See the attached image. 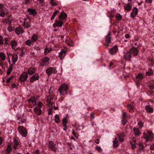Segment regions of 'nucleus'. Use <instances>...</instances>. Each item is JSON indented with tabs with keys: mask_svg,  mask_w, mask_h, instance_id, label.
<instances>
[{
	"mask_svg": "<svg viewBox=\"0 0 154 154\" xmlns=\"http://www.w3.org/2000/svg\"><path fill=\"white\" fill-rule=\"evenodd\" d=\"M68 87L66 85L63 84L61 85L58 89L60 94L63 96L66 94Z\"/></svg>",
	"mask_w": 154,
	"mask_h": 154,
	"instance_id": "nucleus-1",
	"label": "nucleus"
},
{
	"mask_svg": "<svg viewBox=\"0 0 154 154\" xmlns=\"http://www.w3.org/2000/svg\"><path fill=\"white\" fill-rule=\"evenodd\" d=\"M144 137L143 138L145 139L146 140L152 141V140L153 134L149 131H147L144 132L143 134Z\"/></svg>",
	"mask_w": 154,
	"mask_h": 154,
	"instance_id": "nucleus-2",
	"label": "nucleus"
},
{
	"mask_svg": "<svg viewBox=\"0 0 154 154\" xmlns=\"http://www.w3.org/2000/svg\"><path fill=\"white\" fill-rule=\"evenodd\" d=\"M46 72L48 76H49L52 74H54L57 73V71L55 68L53 67H49L46 69Z\"/></svg>",
	"mask_w": 154,
	"mask_h": 154,
	"instance_id": "nucleus-3",
	"label": "nucleus"
},
{
	"mask_svg": "<svg viewBox=\"0 0 154 154\" xmlns=\"http://www.w3.org/2000/svg\"><path fill=\"white\" fill-rule=\"evenodd\" d=\"M17 130L22 136L26 137L27 136V130L23 127H18Z\"/></svg>",
	"mask_w": 154,
	"mask_h": 154,
	"instance_id": "nucleus-4",
	"label": "nucleus"
},
{
	"mask_svg": "<svg viewBox=\"0 0 154 154\" xmlns=\"http://www.w3.org/2000/svg\"><path fill=\"white\" fill-rule=\"evenodd\" d=\"M111 33L110 32H109L107 35L106 36V43L104 44V45L106 46L107 47H108V45H109V44L111 43V37L110 36Z\"/></svg>",
	"mask_w": 154,
	"mask_h": 154,
	"instance_id": "nucleus-5",
	"label": "nucleus"
},
{
	"mask_svg": "<svg viewBox=\"0 0 154 154\" xmlns=\"http://www.w3.org/2000/svg\"><path fill=\"white\" fill-rule=\"evenodd\" d=\"M131 54H132L134 56H137L138 54L139 51L137 48L133 46L129 51Z\"/></svg>",
	"mask_w": 154,
	"mask_h": 154,
	"instance_id": "nucleus-6",
	"label": "nucleus"
},
{
	"mask_svg": "<svg viewBox=\"0 0 154 154\" xmlns=\"http://www.w3.org/2000/svg\"><path fill=\"white\" fill-rule=\"evenodd\" d=\"M49 60V58L48 57H45L43 58L41 60V62L40 65L41 66H44L46 65L48 63Z\"/></svg>",
	"mask_w": 154,
	"mask_h": 154,
	"instance_id": "nucleus-7",
	"label": "nucleus"
},
{
	"mask_svg": "<svg viewBox=\"0 0 154 154\" xmlns=\"http://www.w3.org/2000/svg\"><path fill=\"white\" fill-rule=\"evenodd\" d=\"M28 77V75L26 72H23L21 74L20 77V80L21 82H24L27 79Z\"/></svg>",
	"mask_w": 154,
	"mask_h": 154,
	"instance_id": "nucleus-8",
	"label": "nucleus"
},
{
	"mask_svg": "<svg viewBox=\"0 0 154 154\" xmlns=\"http://www.w3.org/2000/svg\"><path fill=\"white\" fill-rule=\"evenodd\" d=\"M39 78V75L38 73H35L30 78V82L31 83H33L35 81L38 80Z\"/></svg>",
	"mask_w": 154,
	"mask_h": 154,
	"instance_id": "nucleus-9",
	"label": "nucleus"
},
{
	"mask_svg": "<svg viewBox=\"0 0 154 154\" xmlns=\"http://www.w3.org/2000/svg\"><path fill=\"white\" fill-rule=\"evenodd\" d=\"M118 50L117 46L116 45H115L112 48L109 49V53L112 55L115 54Z\"/></svg>",
	"mask_w": 154,
	"mask_h": 154,
	"instance_id": "nucleus-10",
	"label": "nucleus"
},
{
	"mask_svg": "<svg viewBox=\"0 0 154 154\" xmlns=\"http://www.w3.org/2000/svg\"><path fill=\"white\" fill-rule=\"evenodd\" d=\"M48 147L51 149L54 152L56 151V148L55 147V145L54 144V142L52 141H50L49 142Z\"/></svg>",
	"mask_w": 154,
	"mask_h": 154,
	"instance_id": "nucleus-11",
	"label": "nucleus"
},
{
	"mask_svg": "<svg viewBox=\"0 0 154 154\" xmlns=\"http://www.w3.org/2000/svg\"><path fill=\"white\" fill-rule=\"evenodd\" d=\"M63 23L62 20H57L53 24V26L54 28H55L56 26L61 27L63 25Z\"/></svg>",
	"mask_w": 154,
	"mask_h": 154,
	"instance_id": "nucleus-12",
	"label": "nucleus"
},
{
	"mask_svg": "<svg viewBox=\"0 0 154 154\" xmlns=\"http://www.w3.org/2000/svg\"><path fill=\"white\" fill-rule=\"evenodd\" d=\"M0 16L3 17L7 16L8 13V11L6 8L0 11Z\"/></svg>",
	"mask_w": 154,
	"mask_h": 154,
	"instance_id": "nucleus-13",
	"label": "nucleus"
},
{
	"mask_svg": "<svg viewBox=\"0 0 154 154\" xmlns=\"http://www.w3.org/2000/svg\"><path fill=\"white\" fill-rule=\"evenodd\" d=\"M138 10L136 7H134L132 10V11L130 14L131 17L132 18H134L138 14Z\"/></svg>",
	"mask_w": 154,
	"mask_h": 154,
	"instance_id": "nucleus-14",
	"label": "nucleus"
},
{
	"mask_svg": "<svg viewBox=\"0 0 154 154\" xmlns=\"http://www.w3.org/2000/svg\"><path fill=\"white\" fill-rule=\"evenodd\" d=\"M55 98V96L53 94H50L48 97L47 99V101L48 103H51L54 99Z\"/></svg>",
	"mask_w": 154,
	"mask_h": 154,
	"instance_id": "nucleus-15",
	"label": "nucleus"
},
{
	"mask_svg": "<svg viewBox=\"0 0 154 154\" xmlns=\"http://www.w3.org/2000/svg\"><path fill=\"white\" fill-rule=\"evenodd\" d=\"M15 33L18 35L23 32L22 27L21 26H19L17 27L15 30Z\"/></svg>",
	"mask_w": 154,
	"mask_h": 154,
	"instance_id": "nucleus-16",
	"label": "nucleus"
},
{
	"mask_svg": "<svg viewBox=\"0 0 154 154\" xmlns=\"http://www.w3.org/2000/svg\"><path fill=\"white\" fill-rule=\"evenodd\" d=\"M12 61L13 63L12 64L13 65L15 64V63L18 60V56L16 54H14L12 55Z\"/></svg>",
	"mask_w": 154,
	"mask_h": 154,
	"instance_id": "nucleus-17",
	"label": "nucleus"
},
{
	"mask_svg": "<svg viewBox=\"0 0 154 154\" xmlns=\"http://www.w3.org/2000/svg\"><path fill=\"white\" fill-rule=\"evenodd\" d=\"M145 109L146 111L148 113H152L153 112V108L149 105H147L145 106Z\"/></svg>",
	"mask_w": 154,
	"mask_h": 154,
	"instance_id": "nucleus-18",
	"label": "nucleus"
},
{
	"mask_svg": "<svg viewBox=\"0 0 154 154\" xmlns=\"http://www.w3.org/2000/svg\"><path fill=\"white\" fill-rule=\"evenodd\" d=\"M122 123L123 125H125L126 122V112H123L122 113Z\"/></svg>",
	"mask_w": 154,
	"mask_h": 154,
	"instance_id": "nucleus-19",
	"label": "nucleus"
},
{
	"mask_svg": "<svg viewBox=\"0 0 154 154\" xmlns=\"http://www.w3.org/2000/svg\"><path fill=\"white\" fill-rule=\"evenodd\" d=\"M66 51L64 49L62 50L59 53V57L60 60H62L64 58L65 55Z\"/></svg>",
	"mask_w": 154,
	"mask_h": 154,
	"instance_id": "nucleus-20",
	"label": "nucleus"
},
{
	"mask_svg": "<svg viewBox=\"0 0 154 154\" xmlns=\"http://www.w3.org/2000/svg\"><path fill=\"white\" fill-rule=\"evenodd\" d=\"M28 11L29 12V14L32 15L33 16H35L37 13L35 9L29 8L28 9Z\"/></svg>",
	"mask_w": 154,
	"mask_h": 154,
	"instance_id": "nucleus-21",
	"label": "nucleus"
},
{
	"mask_svg": "<svg viewBox=\"0 0 154 154\" xmlns=\"http://www.w3.org/2000/svg\"><path fill=\"white\" fill-rule=\"evenodd\" d=\"M34 111L35 113L38 115H40L42 113V110L40 108L38 107H35L34 108Z\"/></svg>",
	"mask_w": 154,
	"mask_h": 154,
	"instance_id": "nucleus-22",
	"label": "nucleus"
},
{
	"mask_svg": "<svg viewBox=\"0 0 154 154\" xmlns=\"http://www.w3.org/2000/svg\"><path fill=\"white\" fill-rule=\"evenodd\" d=\"M131 57V54L129 51L127 52V54L124 55V58L127 60H129Z\"/></svg>",
	"mask_w": 154,
	"mask_h": 154,
	"instance_id": "nucleus-23",
	"label": "nucleus"
},
{
	"mask_svg": "<svg viewBox=\"0 0 154 154\" xmlns=\"http://www.w3.org/2000/svg\"><path fill=\"white\" fill-rule=\"evenodd\" d=\"M24 22L23 24V26L26 28H28L29 27H30L31 26L30 25V23H28L26 21L27 20V19L26 18H24Z\"/></svg>",
	"mask_w": 154,
	"mask_h": 154,
	"instance_id": "nucleus-24",
	"label": "nucleus"
},
{
	"mask_svg": "<svg viewBox=\"0 0 154 154\" xmlns=\"http://www.w3.org/2000/svg\"><path fill=\"white\" fill-rule=\"evenodd\" d=\"M35 72V69L32 67L29 68L28 71V73L30 75L33 74Z\"/></svg>",
	"mask_w": 154,
	"mask_h": 154,
	"instance_id": "nucleus-25",
	"label": "nucleus"
},
{
	"mask_svg": "<svg viewBox=\"0 0 154 154\" xmlns=\"http://www.w3.org/2000/svg\"><path fill=\"white\" fill-rule=\"evenodd\" d=\"M133 130L134 133V135L136 136H139L140 134V132L138 129L134 128Z\"/></svg>",
	"mask_w": 154,
	"mask_h": 154,
	"instance_id": "nucleus-26",
	"label": "nucleus"
},
{
	"mask_svg": "<svg viewBox=\"0 0 154 154\" xmlns=\"http://www.w3.org/2000/svg\"><path fill=\"white\" fill-rule=\"evenodd\" d=\"M12 150L11 146L10 145H8L6 149V154H10Z\"/></svg>",
	"mask_w": 154,
	"mask_h": 154,
	"instance_id": "nucleus-27",
	"label": "nucleus"
},
{
	"mask_svg": "<svg viewBox=\"0 0 154 154\" xmlns=\"http://www.w3.org/2000/svg\"><path fill=\"white\" fill-rule=\"evenodd\" d=\"M67 15L66 14L63 12H62L61 13L60 15L59 16V18L60 20L61 19H64L67 17Z\"/></svg>",
	"mask_w": 154,
	"mask_h": 154,
	"instance_id": "nucleus-28",
	"label": "nucleus"
},
{
	"mask_svg": "<svg viewBox=\"0 0 154 154\" xmlns=\"http://www.w3.org/2000/svg\"><path fill=\"white\" fill-rule=\"evenodd\" d=\"M124 8L125 10L127 11H129L131 9L132 6L129 3H128L126 5L124 6Z\"/></svg>",
	"mask_w": 154,
	"mask_h": 154,
	"instance_id": "nucleus-29",
	"label": "nucleus"
},
{
	"mask_svg": "<svg viewBox=\"0 0 154 154\" xmlns=\"http://www.w3.org/2000/svg\"><path fill=\"white\" fill-rule=\"evenodd\" d=\"M153 74V72L151 69H149L146 72V76H151Z\"/></svg>",
	"mask_w": 154,
	"mask_h": 154,
	"instance_id": "nucleus-30",
	"label": "nucleus"
},
{
	"mask_svg": "<svg viewBox=\"0 0 154 154\" xmlns=\"http://www.w3.org/2000/svg\"><path fill=\"white\" fill-rule=\"evenodd\" d=\"M14 149H16L17 148V146L19 144V142L16 139H15L14 140Z\"/></svg>",
	"mask_w": 154,
	"mask_h": 154,
	"instance_id": "nucleus-31",
	"label": "nucleus"
},
{
	"mask_svg": "<svg viewBox=\"0 0 154 154\" xmlns=\"http://www.w3.org/2000/svg\"><path fill=\"white\" fill-rule=\"evenodd\" d=\"M11 48L12 49H14L15 47L17 45V42L15 41H13L11 43Z\"/></svg>",
	"mask_w": 154,
	"mask_h": 154,
	"instance_id": "nucleus-32",
	"label": "nucleus"
},
{
	"mask_svg": "<svg viewBox=\"0 0 154 154\" xmlns=\"http://www.w3.org/2000/svg\"><path fill=\"white\" fill-rule=\"evenodd\" d=\"M38 36L36 34H34L32 35L31 37V41L33 42H34L36 41L38 38Z\"/></svg>",
	"mask_w": 154,
	"mask_h": 154,
	"instance_id": "nucleus-33",
	"label": "nucleus"
},
{
	"mask_svg": "<svg viewBox=\"0 0 154 154\" xmlns=\"http://www.w3.org/2000/svg\"><path fill=\"white\" fill-rule=\"evenodd\" d=\"M136 78L138 81H140L143 79V76L141 73H139L136 76Z\"/></svg>",
	"mask_w": 154,
	"mask_h": 154,
	"instance_id": "nucleus-34",
	"label": "nucleus"
},
{
	"mask_svg": "<svg viewBox=\"0 0 154 154\" xmlns=\"http://www.w3.org/2000/svg\"><path fill=\"white\" fill-rule=\"evenodd\" d=\"M13 64H11L8 68L7 70V75H9L11 73L13 69Z\"/></svg>",
	"mask_w": 154,
	"mask_h": 154,
	"instance_id": "nucleus-35",
	"label": "nucleus"
},
{
	"mask_svg": "<svg viewBox=\"0 0 154 154\" xmlns=\"http://www.w3.org/2000/svg\"><path fill=\"white\" fill-rule=\"evenodd\" d=\"M28 102L29 103H31L32 104L33 106H34L36 104V100L32 98L28 100Z\"/></svg>",
	"mask_w": 154,
	"mask_h": 154,
	"instance_id": "nucleus-36",
	"label": "nucleus"
},
{
	"mask_svg": "<svg viewBox=\"0 0 154 154\" xmlns=\"http://www.w3.org/2000/svg\"><path fill=\"white\" fill-rule=\"evenodd\" d=\"M55 119L54 120L56 123H59L60 120V118L57 114H56L54 116Z\"/></svg>",
	"mask_w": 154,
	"mask_h": 154,
	"instance_id": "nucleus-37",
	"label": "nucleus"
},
{
	"mask_svg": "<svg viewBox=\"0 0 154 154\" xmlns=\"http://www.w3.org/2000/svg\"><path fill=\"white\" fill-rule=\"evenodd\" d=\"M127 108L129 110V111L133 110L134 109V106L133 105H132L131 104L128 105H127Z\"/></svg>",
	"mask_w": 154,
	"mask_h": 154,
	"instance_id": "nucleus-38",
	"label": "nucleus"
},
{
	"mask_svg": "<svg viewBox=\"0 0 154 154\" xmlns=\"http://www.w3.org/2000/svg\"><path fill=\"white\" fill-rule=\"evenodd\" d=\"M51 48L46 47L44 51L45 54L46 55L47 54L49 53L51 51Z\"/></svg>",
	"mask_w": 154,
	"mask_h": 154,
	"instance_id": "nucleus-39",
	"label": "nucleus"
},
{
	"mask_svg": "<svg viewBox=\"0 0 154 154\" xmlns=\"http://www.w3.org/2000/svg\"><path fill=\"white\" fill-rule=\"evenodd\" d=\"M0 57L3 61H4L6 58L5 54L1 52H0Z\"/></svg>",
	"mask_w": 154,
	"mask_h": 154,
	"instance_id": "nucleus-40",
	"label": "nucleus"
},
{
	"mask_svg": "<svg viewBox=\"0 0 154 154\" xmlns=\"http://www.w3.org/2000/svg\"><path fill=\"white\" fill-rule=\"evenodd\" d=\"M139 146V149L140 150H143L144 147L142 143H140L138 144Z\"/></svg>",
	"mask_w": 154,
	"mask_h": 154,
	"instance_id": "nucleus-41",
	"label": "nucleus"
},
{
	"mask_svg": "<svg viewBox=\"0 0 154 154\" xmlns=\"http://www.w3.org/2000/svg\"><path fill=\"white\" fill-rule=\"evenodd\" d=\"M113 143L114 147H118V141L117 140V139L116 138L115 139V140L113 141Z\"/></svg>",
	"mask_w": 154,
	"mask_h": 154,
	"instance_id": "nucleus-42",
	"label": "nucleus"
},
{
	"mask_svg": "<svg viewBox=\"0 0 154 154\" xmlns=\"http://www.w3.org/2000/svg\"><path fill=\"white\" fill-rule=\"evenodd\" d=\"M58 12H59V11L58 10H56L54 12L53 16L51 18V20H53L54 19L57 14Z\"/></svg>",
	"mask_w": 154,
	"mask_h": 154,
	"instance_id": "nucleus-43",
	"label": "nucleus"
},
{
	"mask_svg": "<svg viewBox=\"0 0 154 154\" xmlns=\"http://www.w3.org/2000/svg\"><path fill=\"white\" fill-rule=\"evenodd\" d=\"M67 123V120L66 117L63 118L62 120L63 125H66Z\"/></svg>",
	"mask_w": 154,
	"mask_h": 154,
	"instance_id": "nucleus-44",
	"label": "nucleus"
},
{
	"mask_svg": "<svg viewBox=\"0 0 154 154\" xmlns=\"http://www.w3.org/2000/svg\"><path fill=\"white\" fill-rule=\"evenodd\" d=\"M48 104L49 105V107L51 109H52L53 107L54 106V102H52L51 103H48Z\"/></svg>",
	"mask_w": 154,
	"mask_h": 154,
	"instance_id": "nucleus-45",
	"label": "nucleus"
},
{
	"mask_svg": "<svg viewBox=\"0 0 154 154\" xmlns=\"http://www.w3.org/2000/svg\"><path fill=\"white\" fill-rule=\"evenodd\" d=\"M25 44L29 46H30L31 45V41L30 40H27L25 42Z\"/></svg>",
	"mask_w": 154,
	"mask_h": 154,
	"instance_id": "nucleus-46",
	"label": "nucleus"
},
{
	"mask_svg": "<svg viewBox=\"0 0 154 154\" xmlns=\"http://www.w3.org/2000/svg\"><path fill=\"white\" fill-rule=\"evenodd\" d=\"M115 17L118 20H120L122 19V16L119 14H117Z\"/></svg>",
	"mask_w": 154,
	"mask_h": 154,
	"instance_id": "nucleus-47",
	"label": "nucleus"
},
{
	"mask_svg": "<svg viewBox=\"0 0 154 154\" xmlns=\"http://www.w3.org/2000/svg\"><path fill=\"white\" fill-rule=\"evenodd\" d=\"M148 87L150 89H154V83H150L148 85Z\"/></svg>",
	"mask_w": 154,
	"mask_h": 154,
	"instance_id": "nucleus-48",
	"label": "nucleus"
},
{
	"mask_svg": "<svg viewBox=\"0 0 154 154\" xmlns=\"http://www.w3.org/2000/svg\"><path fill=\"white\" fill-rule=\"evenodd\" d=\"M72 134L74 135V136L75 137H76L77 138H78V137L79 136V135H78V133L75 132L73 130L72 131Z\"/></svg>",
	"mask_w": 154,
	"mask_h": 154,
	"instance_id": "nucleus-49",
	"label": "nucleus"
},
{
	"mask_svg": "<svg viewBox=\"0 0 154 154\" xmlns=\"http://www.w3.org/2000/svg\"><path fill=\"white\" fill-rule=\"evenodd\" d=\"M50 2L51 4L52 5L56 6L57 5V3L54 0H51Z\"/></svg>",
	"mask_w": 154,
	"mask_h": 154,
	"instance_id": "nucleus-50",
	"label": "nucleus"
},
{
	"mask_svg": "<svg viewBox=\"0 0 154 154\" xmlns=\"http://www.w3.org/2000/svg\"><path fill=\"white\" fill-rule=\"evenodd\" d=\"M8 24L9 26L8 27V30L9 32H11L12 31V27L11 26V22H9Z\"/></svg>",
	"mask_w": 154,
	"mask_h": 154,
	"instance_id": "nucleus-51",
	"label": "nucleus"
},
{
	"mask_svg": "<svg viewBox=\"0 0 154 154\" xmlns=\"http://www.w3.org/2000/svg\"><path fill=\"white\" fill-rule=\"evenodd\" d=\"M5 6L4 4H0V11L4 9H5L6 8L5 7Z\"/></svg>",
	"mask_w": 154,
	"mask_h": 154,
	"instance_id": "nucleus-52",
	"label": "nucleus"
},
{
	"mask_svg": "<svg viewBox=\"0 0 154 154\" xmlns=\"http://www.w3.org/2000/svg\"><path fill=\"white\" fill-rule=\"evenodd\" d=\"M32 0H24V3L26 5H28Z\"/></svg>",
	"mask_w": 154,
	"mask_h": 154,
	"instance_id": "nucleus-53",
	"label": "nucleus"
},
{
	"mask_svg": "<svg viewBox=\"0 0 154 154\" xmlns=\"http://www.w3.org/2000/svg\"><path fill=\"white\" fill-rule=\"evenodd\" d=\"M131 145L132 148L133 149H134L136 148V146L135 143L134 144L133 143L131 142Z\"/></svg>",
	"mask_w": 154,
	"mask_h": 154,
	"instance_id": "nucleus-54",
	"label": "nucleus"
},
{
	"mask_svg": "<svg viewBox=\"0 0 154 154\" xmlns=\"http://www.w3.org/2000/svg\"><path fill=\"white\" fill-rule=\"evenodd\" d=\"M138 125L139 127L142 128L143 126V123L142 121H140L138 122Z\"/></svg>",
	"mask_w": 154,
	"mask_h": 154,
	"instance_id": "nucleus-55",
	"label": "nucleus"
},
{
	"mask_svg": "<svg viewBox=\"0 0 154 154\" xmlns=\"http://www.w3.org/2000/svg\"><path fill=\"white\" fill-rule=\"evenodd\" d=\"M4 40L1 35H0V45H2L3 43Z\"/></svg>",
	"mask_w": 154,
	"mask_h": 154,
	"instance_id": "nucleus-56",
	"label": "nucleus"
},
{
	"mask_svg": "<svg viewBox=\"0 0 154 154\" xmlns=\"http://www.w3.org/2000/svg\"><path fill=\"white\" fill-rule=\"evenodd\" d=\"M13 76H11L9 77L7 80L6 82L7 83L9 82H10L11 80L13 78Z\"/></svg>",
	"mask_w": 154,
	"mask_h": 154,
	"instance_id": "nucleus-57",
	"label": "nucleus"
},
{
	"mask_svg": "<svg viewBox=\"0 0 154 154\" xmlns=\"http://www.w3.org/2000/svg\"><path fill=\"white\" fill-rule=\"evenodd\" d=\"M26 122V120L25 119H22L20 121L18 122V124H23Z\"/></svg>",
	"mask_w": 154,
	"mask_h": 154,
	"instance_id": "nucleus-58",
	"label": "nucleus"
},
{
	"mask_svg": "<svg viewBox=\"0 0 154 154\" xmlns=\"http://www.w3.org/2000/svg\"><path fill=\"white\" fill-rule=\"evenodd\" d=\"M34 50L36 51H38L40 50V49L39 47L35 46L34 47Z\"/></svg>",
	"mask_w": 154,
	"mask_h": 154,
	"instance_id": "nucleus-59",
	"label": "nucleus"
},
{
	"mask_svg": "<svg viewBox=\"0 0 154 154\" xmlns=\"http://www.w3.org/2000/svg\"><path fill=\"white\" fill-rule=\"evenodd\" d=\"M52 113V109L50 108L48 110V114L51 115Z\"/></svg>",
	"mask_w": 154,
	"mask_h": 154,
	"instance_id": "nucleus-60",
	"label": "nucleus"
},
{
	"mask_svg": "<svg viewBox=\"0 0 154 154\" xmlns=\"http://www.w3.org/2000/svg\"><path fill=\"white\" fill-rule=\"evenodd\" d=\"M124 136V134L123 133H121L120 134H118V136L119 137H121L123 138Z\"/></svg>",
	"mask_w": 154,
	"mask_h": 154,
	"instance_id": "nucleus-61",
	"label": "nucleus"
},
{
	"mask_svg": "<svg viewBox=\"0 0 154 154\" xmlns=\"http://www.w3.org/2000/svg\"><path fill=\"white\" fill-rule=\"evenodd\" d=\"M8 38H5V43L6 45H8Z\"/></svg>",
	"mask_w": 154,
	"mask_h": 154,
	"instance_id": "nucleus-62",
	"label": "nucleus"
},
{
	"mask_svg": "<svg viewBox=\"0 0 154 154\" xmlns=\"http://www.w3.org/2000/svg\"><path fill=\"white\" fill-rule=\"evenodd\" d=\"M113 63L112 62H111L110 63L109 66V68H110V69H111L112 68H113V67L112 66H113Z\"/></svg>",
	"mask_w": 154,
	"mask_h": 154,
	"instance_id": "nucleus-63",
	"label": "nucleus"
},
{
	"mask_svg": "<svg viewBox=\"0 0 154 154\" xmlns=\"http://www.w3.org/2000/svg\"><path fill=\"white\" fill-rule=\"evenodd\" d=\"M150 148L151 150H154V143L151 145Z\"/></svg>",
	"mask_w": 154,
	"mask_h": 154,
	"instance_id": "nucleus-64",
	"label": "nucleus"
}]
</instances>
